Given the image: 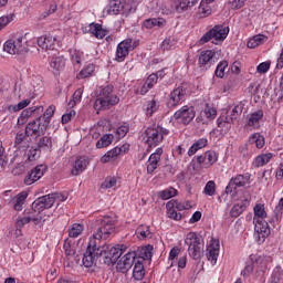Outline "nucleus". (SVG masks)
Returning <instances> with one entry per match:
<instances>
[{
    "label": "nucleus",
    "mask_w": 283,
    "mask_h": 283,
    "mask_svg": "<svg viewBox=\"0 0 283 283\" xmlns=\"http://www.w3.org/2000/svg\"><path fill=\"white\" fill-rule=\"evenodd\" d=\"M186 96L187 88L184 86H178L169 94L167 106L169 107V109L178 107L180 103L185 101Z\"/></svg>",
    "instance_id": "nucleus-13"
},
{
    "label": "nucleus",
    "mask_w": 283,
    "mask_h": 283,
    "mask_svg": "<svg viewBox=\"0 0 283 283\" xmlns=\"http://www.w3.org/2000/svg\"><path fill=\"white\" fill-rule=\"evenodd\" d=\"M174 196H178V190L174 187L167 188L158 192V198L161 200H169V198H174Z\"/></svg>",
    "instance_id": "nucleus-45"
},
{
    "label": "nucleus",
    "mask_w": 283,
    "mask_h": 283,
    "mask_svg": "<svg viewBox=\"0 0 283 283\" xmlns=\"http://www.w3.org/2000/svg\"><path fill=\"white\" fill-rule=\"evenodd\" d=\"M185 244L188 247V255H190L192 260H200V255H202V250L205 249L202 237L196 232H189L186 235Z\"/></svg>",
    "instance_id": "nucleus-4"
},
{
    "label": "nucleus",
    "mask_w": 283,
    "mask_h": 283,
    "mask_svg": "<svg viewBox=\"0 0 283 283\" xmlns=\"http://www.w3.org/2000/svg\"><path fill=\"white\" fill-rule=\"evenodd\" d=\"M249 143L250 145H255L256 149H262L266 142L260 133H254L249 137Z\"/></svg>",
    "instance_id": "nucleus-36"
},
{
    "label": "nucleus",
    "mask_w": 283,
    "mask_h": 283,
    "mask_svg": "<svg viewBox=\"0 0 283 283\" xmlns=\"http://www.w3.org/2000/svg\"><path fill=\"white\" fill-rule=\"evenodd\" d=\"M282 212H283V198L279 200L277 206L274 209V217L272 218V222H280L282 220Z\"/></svg>",
    "instance_id": "nucleus-49"
},
{
    "label": "nucleus",
    "mask_w": 283,
    "mask_h": 283,
    "mask_svg": "<svg viewBox=\"0 0 283 283\" xmlns=\"http://www.w3.org/2000/svg\"><path fill=\"white\" fill-rule=\"evenodd\" d=\"M266 218V210L264 209V205L258 203L254 207V220H262Z\"/></svg>",
    "instance_id": "nucleus-51"
},
{
    "label": "nucleus",
    "mask_w": 283,
    "mask_h": 283,
    "mask_svg": "<svg viewBox=\"0 0 283 283\" xmlns=\"http://www.w3.org/2000/svg\"><path fill=\"white\" fill-rule=\"evenodd\" d=\"M94 70H96L94 64H88L78 73L77 78H90L94 74Z\"/></svg>",
    "instance_id": "nucleus-52"
},
{
    "label": "nucleus",
    "mask_w": 283,
    "mask_h": 283,
    "mask_svg": "<svg viewBox=\"0 0 283 283\" xmlns=\"http://www.w3.org/2000/svg\"><path fill=\"white\" fill-rule=\"evenodd\" d=\"M56 43H59L56 36L41 35L38 38V45L42 50H54V48H56Z\"/></svg>",
    "instance_id": "nucleus-23"
},
{
    "label": "nucleus",
    "mask_w": 283,
    "mask_h": 283,
    "mask_svg": "<svg viewBox=\"0 0 283 283\" xmlns=\"http://www.w3.org/2000/svg\"><path fill=\"white\" fill-rule=\"evenodd\" d=\"M159 107H160V104L158 103V101L156 99L148 101L146 105V114L148 116H154L155 112H158Z\"/></svg>",
    "instance_id": "nucleus-46"
},
{
    "label": "nucleus",
    "mask_w": 283,
    "mask_h": 283,
    "mask_svg": "<svg viewBox=\"0 0 283 283\" xmlns=\"http://www.w3.org/2000/svg\"><path fill=\"white\" fill-rule=\"evenodd\" d=\"M151 251H154V247L150 244L142 248L139 251V258H142V260H151V256H153Z\"/></svg>",
    "instance_id": "nucleus-50"
},
{
    "label": "nucleus",
    "mask_w": 283,
    "mask_h": 283,
    "mask_svg": "<svg viewBox=\"0 0 283 283\" xmlns=\"http://www.w3.org/2000/svg\"><path fill=\"white\" fill-rule=\"evenodd\" d=\"M45 171H48V166L45 165H38L35 166L24 178V185L30 186L41 180L43 176H45Z\"/></svg>",
    "instance_id": "nucleus-17"
},
{
    "label": "nucleus",
    "mask_w": 283,
    "mask_h": 283,
    "mask_svg": "<svg viewBox=\"0 0 283 283\" xmlns=\"http://www.w3.org/2000/svg\"><path fill=\"white\" fill-rule=\"evenodd\" d=\"M114 92L113 85H106L102 88L99 93V97L95 99L94 109L97 112H102L103 109H109V107H114V105H118L120 98L117 95L112 94Z\"/></svg>",
    "instance_id": "nucleus-3"
},
{
    "label": "nucleus",
    "mask_w": 283,
    "mask_h": 283,
    "mask_svg": "<svg viewBox=\"0 0 283 283\" xmlns=\"http://www.w3.org/2000/svg\"><path fill=\"white\" fill-rule=\"evenodd\" d=\"M87 165H90V159H87V157H77L71 170L72 176H80V174H83V171L87 169Z\"/></svg>",
    "instance_id": "nucleus-25"
},
{
    "label": "nucleus",
    "mask_w": 283,
    "mask_h": 283,
    "mask_svg": "<svg viewBox=\"0 0 283 283\" xmlns=\"http://www.w3.org/2000/svg\"><path fill=\"white\" fill-rule=\"evenodd\" d=\"M39 114H43V106H31L20 114L18 117V125H23L30 118V116H39Z\"/></svg>",
    "instance_id": "nucleus-21"
},
{
    "label": "nucleus",
    "mask_w": 283,
    "mask_h": 283,
    "mask_svg": "<svg viewBox=\"0 0 283 283\" xmlns=\"http://www.w3.org/2000/svg\"><path fill=\"white\" fill-rule=\"evenodd\" d=\"M127 251V245L125 244H118L116 247H113L108 252V258L106 260H109L112 264H116L118 262V259L123 253Z\"/></svg>",
    "instance_id": "nucleus-26"
},
{
    "label": "nucleus",
    "mask_w": 283,
    "mask_h": 283,
    "mask_svg": "<svg viewBox=\"0 0 283 283\" xmlns=\"http://www.w3.org/2000/svg\"><path fill=\"white\" fill-rule=\"evenodd\" d=\"M134 262H136V252H127L116 265L118 273H127L132 266H134Z\"/></svg>",
    "instance_id": "nucleus-18"
},
{
    "label": "nucleus",
    "mask_w": 283,
    "mask_h": 283,
    "mask_svg": "<svg viewBox=\"0 0 283 283\" xmlns=\"http://www.w3.org/2000/svg\"><path fill=\"white\" fill-rule=\"evenodd\" d=\"M209 145V140L205 137L198 139L193 145L188 149V156H195L196 153L200 151V149H205Z\"/></svg>",
    "instance_id": "nucleus-32"
},
{
    "label": "nucleus",
    "mask_w": 283,
    "mask_h": 283,
    "mask_svg": "<svg viewBox=\"0 0 283 283\" xmlns=\"http://www.w3.org/2000/svg\"><path fill=\"white\" fill-rule=\"evenodd\" d=\"M167 24V21L163 18H153L147 19L144 21L143 27L146 28V30H151V28H165Z\"/></svg>",
    "instance_id": "nucleus-31"
},
{
    "label": "nucleus",
    "mask_w": 283,
    "mask_h": 283,
    "mask_svg": "<svg viewBox=\"0 0 283 283\" xmlns=\"http://www.w3.org/2000/svg\"><path fill=\"white\" fill-rule=\"evenodd\" d=\"M166 209H167L168 218H170L171 220H177V221L182 220V214L180 212H178V210H176V208H174V203L167 202Z\"/></svg>",
    "instance_id": "nucleus-39"
},
{
    "label": "nucleus",
    "mask_w": 283,
    "mask_h": 283,
    "mask_svg": "<svg viewBox=\"0 0 283 283\" xmlns=\"http://www.w3.org/2000/svg\"><path fill=\"white\" fill-rule=\"evenodd\" d=\"M83 224L81 223H73L71 227H69L67 233L69 238H78L81 233H83Z\"/></svg>",
    "instance_id": "nucleus-43"
},
{
    "label": "nucleus",
    "mask_w": 283,
    "mask_h": 283,
    "mask_svg": "<svg viewBox=\"0 0 283 283\" xmlns=\"http://www.w3.org/2000/svg\"><path fill=\"white\" fill-rule=\"evenodd\" d=\"M264 118V111L263 109H258L255 112H252L249 115L247 125L248 127H253L254 129H260V120Z\"/></svg>",
    "instance_id": "nucleus-27"
},
{
    "label": "nucleus",
    "mask_w": 283,
    "mask_h": 283,
    "mask_svg": "<svg viewBox=\"0 0 283 283\" xmlns=\"http://www.w3.org/2000/svg\"><path fill=\"white\" fill-rule=\"evenodd\" d=\"M28 105H30V99H23L15 105H10L9 112H21V109H25Z\"/></svg>",
    "instance_id": "nucleus-55"
},
{
    "label": "nucleus",
    "mask_w": 283,
    "mask_h": 283,
    "mask_svg": "<svg viewBox=\"0 0 283 283\" xmlns=\"http://www.w3.org/2000/svg\"><path fill=\"white\" fill-rule=\"evenodd\" d=\"M199 14L201 19L210 17L211 14V7L209 4H200L199 6Z\"/></svg>",
    "instance_id": "nucleus-61"
},
{
    "label": "nucleus",
    "mask_w": 283,
    "mask_h": 283,
    "mask_svg": "<svg viewBox=\"0 0 283 283\" xmlns=\"http://www.w3.org/2000/svg\"><path fill=\"white\" fill-rule=\"evenodd\" d=\"M65 67V57L63 55L53 56L50 60V70L53 74H59Z\"/></svg>",
    "instance_id": "nucleus-28"
},
{
    "label": "nucleus",
    "mask_w": 283,
    "mask_h": 283,
    "mask_svg": "<svg viewBox=\"0 0 283 283\" xmlns=\"http://www.w3.org/2000/svg\"><path fill=\"white\" fill-rule=\"evenodd\" d=\"M114 140V135L112 134H106L104 136H102L97 143H96V147L97 149H103V147H109V144Z\"/></svg>",
    "instance_id": "nucleus-44"
},
{
    "label": "nucleus",
    "mask_w": 283,
    "mask_h": 283,
    "mask_svg": "<svg viewBox=\"0 0 283 283\" xmlns=\"http://www.w3.org/2000/svg\"><path fill=\"white\" fill-rule=\"evenodd\" d=\"M269 283H283V270H282V266L277 265L271 276H270V280H269Z\"/></svg>",
    "instance_id": "nucleus-40"
},
{
    "label": "nucleus",
    "mask_w": 283,
    "mask_h": 283,
    "mask_svg": "<svg viewBox=\"0 0 283 283\" xmlns=\"http://www.w3.org/2000/svg\"><path fill=\"white\" fill-rule=\"evenodd\" d=\"M135 234L137 235L138 240H145L146 238H151V230H149V226H139Z\"/></svg>",
    "instance_id": "nucleus-38"
},
{
    "label": "nucleus",
    "mask_w": 283,
    "mask_h": 283,
    "mask_svg": "<svg viewBox=\"0 0 283 283\" xmlns=\"http://www.w3.org/2000/svg\"><path fill=\"white\" fill-rule=\"evenodd\" d=\"M14 13H9L0 17V32L1 30H6V28H8V25H10L12 21H14Z\"/></svg>",
    "instance_id": "nucleus-47"
},
{
    "label": "nucleus",
    "mask_w": 283,
    "mask_h": 283,
    "mask_svg": "<svg viewBox=\"0 0 283 283\" xmlns=\"http://www.w3.org/2000/svg\"><path fill=\"white\" fill-rule=\"evenodd\" d=\"M27 198H28V192H20L17 196V200L14 203L15 211H23V203L25 202Z\"/></svg>",
    "instance_id": "nucleus-48"
},
{
    "label": "nucleus",
    "mask_w": 283,
    "mask_h": 283,
    "mask_svg": "<svg viewBox=\"0 0 283 283\" xmlns=\"http://www.w3.org/2000/svg\"><path fill=\"white\" fill-rule=\"evenodd\" d=\"M54 112H56V106L50 105L43 115L29 122L25 126V136H28V138H39L41 136H45V132H48L50 123H52Z\"/></svg>",
    "instance_id": "nucleus-2"
},
{
    "label": "nucleus",
    "mask_w": 283,
    "mask_h": 283,
    "mask_svg": "<svg viewBox=\"0 0 283 283\" xmlns=\"http://www.w3.org/2000/svg\"><path fill=\"white\" fill-rule=\"evenodd\" d=\"M200 0H182L181 2H179V4L176 6V11L177 12H185L186 10H188V8H193V6H196V3H198Z\"/></svg>",
    "instance_id": "nucleus-42"
},
{
    "label": "nucleus",
    "mask_w": 283,
    "mask_h": 283,
    "mask_svg": "<svg viewBox=\"0 0 283 283\" xmlns=\"http://www.w3.org/2000/svg\"><path fill=\"white\" fill-rule=\"evenodd\" d=\"M90 32L94 34L96 39H105V36H107V30H104L103 27L98 23H91Z\"/></svg>",
    "instance_id": "nucleus-34"
},
{
    "label": "nucleus",
    "mask_w": 283,
    "mask_h": 283,
    "mask_svg": "<svg viewBox=\"0 0 283 283\" xmlns=\"http://www.w3.org/2000/svg\"><path fill=\"white\" fill-rule=\"evenodd\" d=\"M52 202L53 199L50 198V195L35 199L32 203L31 213H34V216H41V212L45 211V209H52Z\"/></svg>",
    "instance_id": "nucleus-14"
},
{
    "label": "nucleus",
    "mask_w": 283,
    "mask_h": 283,
    "mask_svg": "<svg viewBox=\"0 0 283 283\" xmlns=\"http://www.w3.org/2000/svg\"><path fill=\"white\" fill-rule=\"evenodd\" d=\"M119 156L120 150L118 149V147H115L101 157V163H112V160H116Z\"/></svg>",
    "instance_id": "nucleus-35"
},
{
    "label": "nucleus",
    "mask_w": 283,
    "mask_h": 283,
    "mask_svg": "<svg viewBox=\"0 0 283 283\" xmlns=\"http://www.w3.org/2000/svg\"><path fill=\"white\" fill-rule=\"evenodd\" d=\"M146 134V143L148 147H158L160 143H163L165 136L169 134V130L167 128H163V126L157 127H148L145 130Z\"/></svg>",
    "instance_id": "nucleus-7"
},
{
    "label": "nucleus",
    "mask_w": 283,
    "mask_h": 283,
    "mask_svg": "<svg viewBox=\"0 0 283 283\" xmlns=\"http://www.w3.org/2000/svg\"><path fill=\"white\" fill-rule=\"evenodd\" d=\"M203 193L206 196H213L216 193V181H208L205 186Z\"/></svg>",
    "instance_id": "nucleus-60"
},
{
    "label": "nucleus",
    "mask_w": 283,
    "mask_h": 283,
    "mask_svg": "<svg viewBox=\"0 0 283 283\" xmlns=\"http://www.w3.org/2000/svg\"><path fill=\"white\" fill-rule=\"evenodd\" d=\"M198 63L201 67H211L218 63V52L213 50H203L201 51Z\"/></svg>",
    "instance_id": "nucleus-16"
},
{
    "label": "nucleus",
    "mask_w": 283,
    "mask_h": 283,
    "mask_svg": "<svg viewBox=\"0 0 283 283\" xmlns=\"http://www.w3.org/2000/svg\"><path fill=\"white\" fill-rule=\"evenodd\" d=\"M273 153H265L258 155L253 160V167H264V165H269L271 163V159L273 158Z\"/></svg>",
    "instance_id": "nucleus-30"
},
{
    "label": "nucleus",
    "mask_w": 283,
    "mask_h": 283,
    "mask_svg": "<svg viewBox=\"0 0 283 283\" xmlns=\"http://www.w3.org/2000/svg\"><path fill=\"white\" fill-rule=\"evenodd\" d=\"M38 147L40 149H43L44 151H51L52 150V137L50 136H43L38 142Z\"/></svg>",
    "instance_id": "nucleus-41"
},
{
    "label": "nucleus",
    "mask_w": 283,
    "mask_h": 283,
    "mask_svg": "<svg viewBox=\"0 0 283 283\" xmlns=\"http://www.w3.org/2000/svg\"><path fill=\"white\" fill-rule=\"evenodd\" d=\"M125 6H127L125 0H112L104 9V12L111 15L127 14L128 12L125 11Z\"/></svg>",
    "instance_id": "nucleus-20"
},
{
    "label": "nucleus",
    "mask_w": 283,
    "mask_h": 283,
    "mask_svg": "<svg viewBox=\"0 0 283 283\" xmlns=\"http://www.w3.org/2000/svg\"><path fill=\"white\" fill-rule=\"evenodd\" d=\"M3 51L8 54H23L28 52V39L21 34L12 35L4 42Z\"/></svg>",
    "instance_id": "nucleus-5"
},
{
    "label": "nucleus",
    "mask_w": 283,
    "mask_h": 283,
    "mask_svg": "<svg viewBox=\"0 0 283 283\" xmlns=\"http://www.w3.org/2000/svg\"><path fill=\"white\" fill-rule=\"evenodd\" d=\"M207 259L211 264H216L218 262V256L220 255V242L212 240L207 248Z\"/></svg>",
    "instance_id": "nucleus-24"
},
{
    "label": "nucleus",
    "mask_w": 283,
    "mask_h": 283,
    "mask_svg": "<svg viewBox=\"0 0 283 283\" xmlns=\"http://www.w3.org/2000/svg\"><path fill=\"white\" fill-rule=\"evenodd\" d=\"M138 48V42L134 41L132 39L123 40L118 43L117 50H116V61L118 63H123L127 56H129V52H133V50H136Z\"/></svg>",
    "instance_id": "nucleus-10"
},
{
    "label": "nucleus",
    "mask_w": 283,
    "mask_h": 283,
    "mask_svg": "<svg viewBox=\"0 0 283 283\" xmlns=\"http://www.w3.org/2000/svg\"><path fill=\"white\" fill-rule=\"evenodd\" d=\"M249 262L245 263L244 270L241 272V275L243 277H247V275H251L253 273L254 266H260L262 270L266 269V265L269 262H273V259L269 255H259V256H250Z\"/></svg>",
    "instance_id": "nucleus-8"
},
{
    "label": "nucleus",
    "mask_w": 283,
    "mask_h": 283,
    "mask_svg": "<svg viewBox=\"0 0 283 283\" xmlns=\"http://www.w3.org/2000/svg\"><path fill=\"white\" fill-rule=\"evenodd\" d=\"M196 159L202 169H210V167H213L218 163V153L208 150L205 155L197 156Z\"/></svg>",
    "instance_id": "nucleus-15"
},
{
    "label": "nucleus",
    "mask_w": 283,
    "mask_h": 283,
    "mask_svg": "<svg viewBox=\"0 0 283 283\" xmlns=\"http://www.w3.org/2000/svg\"><path fill=\"white\" fill-rule=\"evenodd\" d=\"M248 207H249V199H245L240 203L234 205L230 210L231 218H239V216H242V213H244Z\"/></svg>",
    "instance_id": "nucleus-29"
},
{
    "label": "nucleus",
    "mask_w": 283,
    "mask_h": 283,
    "mask_svg": "<svg viewBox=\"0 0 283 283\" xmlns=\"http://www.w3.org/2000/svg\"><path fill=\"white\" fill-rule=\"evenodd\" d=\"M176 40L174 38H166L163 43H161V50L167 51V50H174L176 48Z\"/></svg>",
    "instance_id": "nucleus-57"
},
{
    "label": "nucleus",
    "mask_w": 283,
    "mask_h": 283,
    "mask_svg": "<svg viewBox=\"0 0 283 283\" xmlns=\"http://www.w3.org/2000/svg\"><path fill=\"white\" fill-rule=\"evenodd\" d=\"M254 222V239L258 244H264L266 238L271 235V228H269V222L262 219H253Z\"/></svg>",
    "instance_id": "nucleus-9"
},
{
    "label": "nucleus",
    "mask_w": 283,
    "mask_h": 283,
    "mask_svg": "<svg viewBox=\"0 0 283 283\" xmlns=\"http://www.w3.org/2000/svg\"><path fill=\"white\" fill-rule=\"evenodd\" d=\"M116 177H107L102 184L103 189H112V187H116Z\"/></svg>",
    "instance_id": "nucleus-64"
},
{
    "label": "nucleus",
    "mask_w": 283,
    "mask_h": 283,
    "mask_svg": "<svg viewBox=\"0 0 283 283\" xmlns=\"http://www.w3.org/2000/svg\"><path fill=\"white\" fill-rule=\"evenodd\" d=\"M71 61L74 65H81V61H83V52L73 50L71 52Z\"/></svg>",
    "instance_id": "nucleus-59"
},
{
    "label": "nucleus",
    "mask_w": 283,
    "mask_h": 283,
    "mask_svg": "<svg viewBox=\"0 0 283 283\" xmlns=\"http://www.w3.org/2000/svg\"><path fill=\"white\" fill-rule=\"evenodd\" d=\"M174 118L182 125H189V123L196 118V108H193V106L185 105L175 112Z\"/></svg>",
    "instance_id": "nucleus-12"
},
{
    "label": "nucleus",
    "mask_w": 283,
    "mask_h": 283,
    "mask_svg": "<svg viewBox=\"0 0 283 283\" xmlns=\"http://www.w3.org/2000/svg\"><path fill=\"white\" fill-rule=\"evenodd\" d=\"M133 277L134 280L140 281L143 277H145V265H143V262L137 261L133 269Z\"/></svg>",
    "instance_id": "nucleus-37"
},
{
    "label": "nucleus",
    "mask_w": 283,
    "mask_h": 283,
    "mask_svg": "<svg viewBox=\"0 0 283 283\" xmlns=\"http://www.w3.org/2000/svg\"><path fill=\"white\" fill-rule=\"evenodd\" d=\"M83 97V88H77L73 94V99L69 102V107H75L77 103H81Z\"/></svg>",
    "instance_id": "nucleus-56"
},
{
    "label": "nucleus",
    "mask_w": 283,
    "mask_h": 283,
    "mask_svg": "<svg viewBox=\"0 0 283 283\" xmlns=\"http://www.w3.org/2000/svg\"><path fill=\"white\" fill-rule=\"evenodd\" d=\"M240 114H242V108L240 106H234L231 111L226 113V116H228V118L233 123L234 120H238V116H240Z\"/></svg>",
    "instance_id": "nucleus-54"
},
{
    "label": "nucleus",
    "mask_w": 283,
    "mask_h": 283,
    "mask_svg": "<svg viewBox=\"0 0 283 283\" xmlns=\"http://www.w3.org/2000/svg\"><path fill=\"white\" fill-rule=\"evenodd\" d=\"M129 134V124L125 123L116 128V136L125 138Z\"/></svg>",
    "instance_id": "nucleus-58"
},
{
    "label": "nucleus",
    "mask_w": 283,
    "mask_h": 283,
    "mask_svg": "<svg viewBox=\"0 0 283 283\" xmlns=\"http://www.w3.org/2000/svg\"><path fill=\"white\" fill-rule=\"evenodd\" d=\"M251 185V174L237 175L232 177L226 187V193H237L238 189Z\"/></svg>",
    "instance_id": "nucleus-11"
},
{
    "label": "nucleus",
    "mask_w": 283,
    "mask_h": 283,
    "mask_svg": "<svg viewBox=\"0 0 283 283\" xmlns=\"http://www.w3.org/2000/svg\"><path fill=\"white\" fill-rule=\"evenodd\" d=\"M233 122L230 120L229 115H221L220 117H218L217 119V125L220 129V132H229V129H231V124Z\"/></svg>",
    "instance_id": "nucleus-33"
},
{
    "label": "nucleus",
    "mask_w": 283,
    "mask_h": 283,
    "mask_svg": "<svg viewBox=\"0 0 283 283\" xmlns=\"http://www.w3.org/2000/svg\"><path fill=\"white\" fill-rule=\"evenodd\" d=\"M116 220L113 217L105 216L97 220V232L93 234V239L88 241L86 251L82 258L83 266L92 269L94 266V260L103 255V250L97 247L96 240H107L112 233H114Z\"/></svg>",
    "instance_id": "nucleus-1"
},
{
    "label": "nucleus",
    "mask_w": 283,
    "mask_h": 283,
    "mask_svg": "<svg viewBox=\"0 0 283 283\" xmlns=\"http://www.w3.org/2000/svg\"><path fill=\"white\" fill-rule=\"evenodd\" d=\"M227 36H229V27L217 24L201 36L200 43H209L213 39L212 43L218 44V41L222 42Z\"/></svg>",
    "instance_id": "nucleus-6"
},
{
    "label": "nucleus",
    "mask_w": 283,
    "mask_h": 283,
    "mask_svg": "<svg viewBox=\"0 0 283 283\" xmlns=\"http://www.w3.org/2000/svg\"><path fill=\"white\" fill-rule=\"evenodd\" d=\"M229 67V62L227 61H221L214 71V74L218 78H224V70Z\"/></svg>",
    "instance_id": "nucleus-53"
},
{
    "label": "nucleus",
    "mask_w": 283,
    "mask_h": 283,
    "mask_svg": "<svg viewBox=\"0 0 283 283\" xmlns=\"http://www.w3.org/2000/svg\"><path fill=\"white\" fill-rule=\"evenodd\" d=\"M25 138H28V135H25V130L24 133H17L15 137H14V147H17L18 149L21 147V145L23 144V140H25Z\"/></svg>",
    "instance_id": "nucleus-63"
},
{
    "label": "nucleus",
    "mask_w": 283,
    "mask_h": 283,
    "mask_svg": "<svg viewBox=\"0 0 283 283\" xmlns=\"http://www.w3.org/2000/svg\"><path fill=\"white\" fill-rule=\"evenodd\" d=\"M271 70V61L262 62L256 66L258 74H266Z\"/></svg>",
    "instance_id": "nucleus-62"
},
{
    "label": "nucleus",
    "mask_w": 283,
    "mask_h": 283,
    "mask_svg": "<svg viewBox=\"0 0 283 283\" xmlns=\"http://www.w3.org/2000/svg\"><path fill=\"white\" fill-rule=\"evenodd\" d=\"M160 156H163V148H157L148 158L147 174H154L160 165Z\"/></svg>",
    "instance_id": "nucleus-22"
},
{
    "label": "nucleus",
    "mask_w": 283,
    "mask_h": 283,
    "mask_svg": "<svg viewBox=\"0 0 283 283\" xmlns=\"http://www.w3.org/2000/svg\"><path fill=\"white\" fill-rule=\"evenodd\" d=\"M25 217L18 218L15 222L17 231H21L24 224H30V222H33V224H41V220H43L42 214H34L33 212H25Z\"/></svg>",
    "instance_id": "nucleus-19"
}]
</instances>
